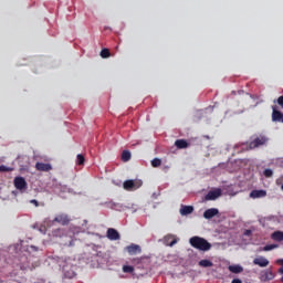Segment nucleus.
Returning a JSON list of instances; mask_svg holds the SVG:
<instances>
[{
  "label": "nucleus",
  "mask_w": 283,
  "mask_h": 283,
  "mask_svg": "<svg viewBox=\"0 0 283 283\" xmlns=\"http://www.w3.org/2000/svg\"><path fill=\"white\" fill-rule=\"evenodd\" d=\"M277 244L273 243V244H268L263 248V251H273V249H277Z\"/></svg>",
  "instance_id": "24"
},
{
  "label": "nucleus",
  "mask_w": 283,
  "mask_h": 283,
  "mask_svg": "<svg viewBox=\"0 0 283 283\" xmlns=\"http://www.w3.org/2000/svg\"><path fill=\"white\" fill-rule=\"evenodd\" d=\"M263 176H265V178H271L272 176H273V170H271V169H265L264 171H263Z\"/></svg>",
  "instance_id": "28"
},
{
  "label": "nucleus",
  "mask_w": 283,
  "mask_h": 283,
  "mask_svg": "<svg viewBox=\"0 0 283 283\" xmlns=\"http://www.w3.org/2000/svg\"><path fill=\"white\" fill-rule=\"evenodd\" d=\"M35 169L38 171H52V165L44 164V163H36L35 164Z\"/></svg>",
  "instance_id": "15"
},
{
  "label": "nucleus",
  "mask_w": 283,
  "mask_h": 283,
  "mask_svg": "<svg viewBox=\"0 0 283 283\" xmlns=\"http://www.w3.org/2000/svg\"><path fill=\"white\" fill-rule=\"evenodd\" d=\"M269 143V137L265 135H254L247 144L248 149H258V147H264Z\"/></svg>",
  "instance_id": "2"
},
{
  "label": "nucleus",
  "mask_w": 283,
  "mask_h": 283,
  "mask_svg": "<svg viewBox=\"0 0 283 283\" xmlns=\"http://www.w3.org/2000/svg\"><path fill=\"white\" fill-rule=\"evenodd\" d=\"M126 251L129 255H138V253H143V249L140 248V245L134 243L126 247Z\"/></svg>",
  "instance_id": "8"
},
{
  "label": "nucleus",
  "mask_w": 283,
  "mask_h": 283,
  "mask_svg": "<svg viewBox=\"0 0 283 283\" xmlns=\"http://www.w3.org/2000/svg\"><path fill=\"white\" fill-rule=\"evenodd\" d=\"M231 283H242V280H240V279H233Z\"/></svg>",
  "instance_id": "32"
},
{
  "label": "nucleus",
  "mask_w": 283,
  "mask_h": 283,
  "mask_svg": "<svg viewBox=\"0 0 283 283\" xmlns=\"http://www.w3.org/2000/svg\"><path fill=\"white\" fill-rule=\"evenodd\" d=\"M53 222H57L59 224H62V227H65L70 224V217L67 214H59L54 218Z\"/></svg>",
  "instance_id": "9"
},
{
  "label": "nucleus",
  "mask_w": 283,
  "mask_h": 283,
  "mask_svg": "<svg viewBox=\"0 0 283 283\" xmlns=\"http://www.w3.org/2000/svg\"><path fill=\"white\" fill-rule=\"evenodd\" d=\"M228 270L230 271V273H242V271H244V268H242L241 265H229Z\"/></svg>",
  "instance_id": "19"
},
{
  "label": "nucleus",
  "mask_w": 283,
  "mask_h": 283,
  "mask_svg": "<svg viewBox=\"0 0 283 283\" xmlns=\"http://www.w3.org/2000/svg\"><path fill=\"white\" fill-rule=\"evenodd\" d=\"M106 238L112 241L120 240V233H118V230L114 228H108L106 232Z\"/></svg>",
  "instance_id": "7"
},
{
  "label": "nucleus",
  "mask_w": 283,
  "mask_h": 283,
  "mask_svg": "<svg viewBox=\"0 0 283 283\" xmlns=\"http://www.w3.org/2000/svg\"><path fill=\"white\" fill-rule=\"evenodd\" d=\"M123 187L125 191H136V189H140V187H143V181L129 179L124 181Z\"/></svg>",
  "instance_id": "3"
},
{
  "label": "nucleus",
  "mask_w": 283,
  "mask_h": 283,
  "mask_svg": "<svg viewBox=\"0 0 283 283\" xmlns=\"http://www.w3.org/2000/svg\"><path fill=\"white\" fill-rule=\"evenodd\" d=\"M218 213H220V210H218V208H210L203 212V218L206 220H211V218H216Z\"/></svg>",
  "instance_id": "11"
},
{
  "label": "nucleus",
  "mask_w": 283,
  "mask_h": 283,
  "mask_svg": "<svg viewBox=\"0 0 283 283\" xmlns=\"http://www.w3.org/2000/svg\"><path fill=\"white\" fill-rule=\"evenodd\" d=\"M164 244L166 247H174L175 244H178V238H176L174 234H167L164 238Z\"/></svg>",
  "instance_id": "10"
},
{
  "label": "nucleus",
  "mask_w": 283,
  "mask_h": 283,
  "mask_svg": "<svg viewBox=\"0 0 283 283\" xmlns=\"http://www.w3.org/2000/svg\"><path fill=\"white\" fill-rule=\"evenodd\" d=\"M31 205H34L35 207H39V201L36 199L30 200Z\"/></svg>",
  "instance_id": "30"
},
{
  "label": "nucleus",
  "mask_w": 283,
  "mask_h": 283,
  "mask_svg": "<svg viewBox=\"0 0 283 283\" xmlns=\"http://www.w3.org/2000/svg\"><path fill=\"white\" fill-rule=\"evenodd\" d=\"M250 198H252V200H258V198H266V190H252L250 192Z\"/></svg>",
  "instance_id": "13"
},
{
  "label": "nucleus",
  "mask_w": 283,
  "mask_h": 283,
  "mask_svg": "<svg viewBox=\"0 0 283 283\" xmlns=\"http://www.w3.org/2000/svg\"><path fill=\"white\" fill-rule=\"evenodd\" d=\"M175 147H177V149H187V147H189V143L185 139H177L175 142Z\"/></svg>",
  "instance_id": "17"
},
{
  "label": "nucleus",
  "mask_w": 283,
  "mask_h": 283,
  "mask_svg": "<svg viewBox=\"0 0 283 283\" xmlns=\"http://www.w3.org/2000/svg\"><path fill=\"white\" fill-rule=\"evenodd\" d=\"M279 262H281L282 266L279 269V273H281V275H283V260H280Z\"/></svg>",
  "instance_id": "31"
},
{
  "label": "nucleus",
  "mask_w": 283,
  "mask_h": 283,
  "mask_svg": "<svg viewBox=\"0 0 283 283\" xmlns=\"http://www.w3.org/2000/svg\"><path fill=\"white\" fill-rule=\"evenodd\" d=\"M253 264L255 266H260L261 269H265V266H269L270 262L264 256H259L253 260Z\"/></svg>",
  "instance_id": "12"
},
{
  "label": "nucleus",
  "mask_w": 283,
  "mask_h": 283,
  "mask_svg": "<svg viewBox=\"0 0 283 283\" xmlns=\"http://www.w3.org/2000/svg\"><path fill=\"white\" fill-rule=\"evenodd\" d=\"M123 272L124 273H134V266H132V265H124L123 266Z\"/></svg>",
  "instance_id": "25"
},
{
  "label": "nucleus",
  "mask_w": 283,
  "mask_h": 283,
  "mask_svg": "<svg viewBox=\"0 0 283 283\" xmlns=\"http://www.w3.org/2000/svg\"><path fill=\"white\" fill-rule=\"evenodd\" d=\"M163 165V160L155 158L151 160V167H160Z\"/></svg>",
  "instance_id": "23"
},
{
  "label": "nucleus",
  "mask_w": 283,
  "mask_h": 283,
  "mask_svg": "<svg viewBox=\"0 0 283 283\" xmlns=\"http://www.w3.org/2000/svg\"><path fill=\"white\" fill-rule=\"evenodd\" d=\"M76 164L77 165H85V157L83 155L78 154Z\"/></svg>",
  "instance_id": "26"
},
{
  "label": "nucleus",
  "mask_w": 283,
  "mask_h": 283,
  "mask_svg": "<svg viewBox=\"0 0 283 283\" xmlns=\"http://www.w3.org/2000/svg\"><path fill=\"white\" fill-rule=\"evenodd\" d=\"M272 120L274 123H283V114H282V112L275 109V107H273Z\"/></svg>",
  "instance_id": "14"
},
{
  "label": "nucleus",
  "mask_w": 283,
  "mask_h": 283,
  "mask_svg": "<svg viewBox=\"0 0 283 283\" xmlns=\"http://www.w3.org/2000/svg\"><path fill=\"white\" fill-rule=\"evenodd\" d=\"M271 240H273L274 242H283V231H274L271 234Z\"/></svg>",
  "instance_id": "16"
},
{
  "label": "nucleus",
  "mask_w": 283,
  "mask_h": 283,
  "mask_svg": "<svg viewBox=\"0 0 283 283\" xmlns=\"http://www.w3.org/2000/svg\"><path fill=\"white\" fill-rule=\"evenodd\" d=\"M276 103H277V105H280V107H282V109H283V95L280 96V97L276 99Z\"/></svg>",
  "instance_id": "29"
},
{
  "label": "nucleus",
  "mask_w": 283,
  "mask_h": 283,
  "mask_svg": "<svg viewBox=\"0 0 283 283\" xmlns=\"http://www.w3.org/2000/svg\"><path fill=\"white\" fill-rule=\"evenodd\" d=\"M13 185L18 191H25L28 189V181L23 177H15L13 179Z\"/></svg>",
  "instance_id": "4"
},
{
  "label": "nucleus",
  "mask_w": 283,
  "mask_h": 283,
  "mask_svg": "<svg viewBox=\"0 0 283 283\" xmlns=\"http://www.w3.org/2000/svg\"><path fill=\"white\" fill-rule=\"evenodd\" d=\"M198 264L202 269H209V268L213 266V262H211L210 260H207V259H203V260L199 261Z\"/></svg>",
  "instance_id": "20"
},
{
  "label": "nucleus",
  "mask_w": 283,
  "mask_h": 283,
  "mask_svg": "<svg viewBox=\"0 0 283 283\" xmlns=\"http://www.w3.org/2000/svg\"><path fill=\"white\" fill-rule=\"evenodd\" d=\"M6 171H14V168L1 165L0 172H6Z\"/></svg>",
  "instance_id": "27"
},
{
  "label": "nucleus",
  "mask_w": 283,
  "mask_h": 283,
  "mask_svg": "<svg viewBox=\"0 0 283 283\" xmlns=\"http://www.w3.org/2000/svg\"><path fill=\"white\" fill-rule=\"evenodd\" d=\"M275 277V274H273V271L271 270H264L260 273V280L261 282H271Z\"/></svg>",
  "instance_id": "5"
},
{
  "label": "nucleus",
  "mask_w": 283,
  "mask_h": 283,
  "mask_svg": "<svg viewBox=\"0 0 283 283\" xmlns=\"http://www.w3.org/2000/svg\"><path fill=\"white\" fill-rule=\"evenodd\" d=\"M122 160L123 163H128V160H132V153H129V150H124L122 153Z\"/></svg>",
  "instance_id": "21"
},
{
  "label": "nucleus",
  "mask_w": 283,
  "mask_h": 283,
  "mask_svg": "<svg viewBox=\"0 0 283 283\" xmlns=\"http://www.w3.org/2000/svg\"><path fill=\"white\" fill-rule=\"evenodd\" d=\"M244 235H251V230H245Z\"/></svg>",
  "instance_id": "34"
},
{
  "label": "nucleus",
  "mask_w": 283,
  "mask_h": 283,
  "mask_svg": "<svg viewBox=\"0 0 283 283\" xmlns=\"http://www.w3.org/2000/svg\"><path fill=\"white\" fill-rule=\"evenodd\" d=\"M133 262L136 264H140V259H134Z\"/></svg>",
  "instance_id": "33"
},
{
  "label": "nucleus",
  "mask_w": 283,
  "mask_h": 283,
  "mask_svg": "<svg viewBox=\"0 0 283 283\" xmlns=\"http://www.w3.org/2000/svg\"><path fill=\"white\" fill-rule=\"evenodd\" d=\"M222 196V190L220 188L216 189V190H210L205 199L206 200H218V198H220Z\"/></svg>",
  "instance_id": "6"
},
{
  "label": "nucleus",
  "mask_w": 283,
  "mask_h": 283,
  "mask_svg": "<svg viewBox=\"0 0 283 283\" xmlns=\"http://www.w3.org/2000/svg\"><path fill=\"white\" fill-rule=\"evenodd\" d=\"M180 213L181 216H189L193 213V206H181Z\"/></svg>",
  "instance_id": "18"
},
{
  "label": "nucleus",
  "mask_w": 283,
  "mask_h": 283,
  "mask_svg": "<svg viewBox=\"0 0 283 283\" xmlns=\"http://www.w3.org/2000/svg\"><path fill=\"white\" fill-rule=\"evenodd\" d=\"M189 242L193 247V249H197L198 251H210L211 250V243H209V241H207L205 238L192 237V238H190Z\"/></svg>",
  "instance_id": "1"
},
{
  "label": "nucleus",
  "mask_w": 283,
  "mask_h": 283,
  "mask_svg": "<svg viewBox=\"0 0 283 283\" xmlns=\"http://www.w3.org/2000/svg\"><path fill=\"white\" fill-rule=\"evenodd\" d=\"M102 59H109L112 56V53H109V49H103L101 51Z\"/></svg>",
  "instance_id": "22"
}]
</instances>
